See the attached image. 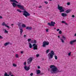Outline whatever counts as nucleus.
<instances>
[{
    "instance_id": "1",
    "label": "nucleus",
    "mask_w": 76,
    "mask_h": 76,
    "mask_svg": "<svg viewBox=\"0 0 76 76\" xmlns=\"http://www.w3.org/2000/svg\"><path fill=\"white\" fill-rule=\"evenodd\" d=\"M50 68L51 69L50 70V71L51 73L56 74L57 73H58L61 72V71L59 70L57 67L54 65H50Z\"/></svg>"
},
{
    "instance_id": "2",
    "label": "nucleus",
    "mask_w": 76,
    "mask_h": 76,
    "mask_svg": "<svg viewBox=\"0 0 76 76\" xmlns=\"http://www.w3.org/2000/svg\"><path fill=\"white\" fill-rule=\"evenodd\" d=\"M22 7L23 8H22V9H21V10H24V11H20V10L19 9L17 10V11L19 12H20V13H21V12H23V15H24L25 17H26V18H27L28 16H29L30 15V14L28 13L27 11H26V10L24 9L23 6H22Z\"/></svg>"
},
{
    "instance_id": "3",
    "label": "nucleus",
    "mask_w": 76,
    "mask_h": 76,
    "mask_svg": "<svg viewBox=\"0 0 76 76\" xmlns=\"http://www.w3.org/2000/svg\"><path fill=\"white\" fill-rule=\"evenodd\" d=\"M10 2H13L12 3H11V4H12L13 7H15L17 6V7H19V8L22 9V8H23L22 6L20 5L17 4L16 3L18 4V2L17 1H16V0H10Z\"/></svg>"
},
{
    "instance_id": "4",
    "label": "nucleus",
    "mask_w": 76,
    "mask_h": 76,
    "mask_svg": "<svg viewBox=\"0 0 76 76\" xmlns=\"http://www.w3.org/2000/svg\"><path fill=\"white\" fill-rule=\"evenodd\" d=\"M54 55V52L53 50H51L50 53L48 54L49 61H51V58H53V56Z\"/></svg>"
},
{
    "instance_id": "5",
    "label": "nucleus",
    "mask_w": 76,
    "mask_h": 76,
    "mask_svg": "<svg viewBox=\"0 0 76 76\" xmlns=\"http://www.w3.org/2000/svg\"><path fill=\"white\" fill-rule=\"evenodd\" d=\"M58 9L60 10V13L64 12V10L63 9V7L60 6V5L59 4H58Z\"/></svg>"
},
{
    "instance_id": "6",
    "label": "nucleus",
    "mask_w": 76,
    "mask_h": 76,
    "mask_svg": "<svg viewBox=\"0 0 76 76\" xmlns=\"http://www.w3.org/2000/svg\"><path fill=\"white\" fill-rule=\"evenodd\" d=\"M49 43V42H47L46 41H44L43 42V47H46V45H48Z\"/></svg>"
},
{
    "instance_id": "7",
    "label": "nucleus",
    "mask_w": 76,
    "mask_h": 76,
    "mask_svg": "<svg viewBox=\"0 0 76 76\" xmlns=\"http://www.w3.org/2000/svg\"><path fill=\"white\" fill-rule=\"evenodd\" d=\"M33 58L32 57H31L27 60V63L28 64H31V63L32 62V60H33Z\"/></svg>"
},
{
    "instance_id": "8",
    "label": "nucleus",
    "mask_w": 76,
    "mask_h": 76,
    "mask_svg": "<svg viewBox=\"0 0 76 76\" xmlns=\"http://www.w3.org/2000/svg\"><path fill=\"white\" fill-rule=\"evenodd\" d=\"M55 24H56V23L53 21H51L50 23H48V25L50 26H54Z\"/></svg>"
},
{
    "instance_id": "9",
    "label": "nucleus",
    "mask_w": 76,
    "mask_h": 76,
    "mask_svg": "<svg viewBox=\"0 0 76 76\" xmlns=\"http://www.w3.org/2000/svg\"><path fill=\"white\" fill-rule=\"evenodd\" d=\"M33 47V50H38V45L36 44L35 43H34L32 45Z\"/></svg>"
},
{
    "instance_id": "10",
    "label": "nucleus",
    "mask_w": 76,
    "mask_h": 76,
    "mask_svg": "<svg viewBox=\"0 0 76 76\" xmlns=\"http://www.w3.org/2000/svg\"><path fill=\"white\" fill-rule=\"evenodd\" d=\"M24 69L26 70L27 71H28V70H29V69H30V67H27L26 66H25L24 67Z\"/></svg>"
},
{
    "instance_id": "11",
    "label": "nucleus",
    "mask_w": 76,
    "mask_h": 76,
    "mask_svg": "<svg viewBox=\"0 0 76 76\" xmlns=\"http://www.w3.org/2000/svg\"><path fill=\"white\" fill-rule=\"evenodd\" d=\"M2 25L3 26H6V27H7V28H8L9 29L10 28V27H9L7 25V24H5V22H3V23H2Z\"/></svg>"
},
{
    "instance_id": "12",
    "label": "nucleus",
    "mask_w": 76,
    "mask_h": 76,
    "mask_svg": "<svg viewBox=\"0 0 76 76\" xmlns=\"http://www.w3.org/2000/svg\"><path fill=\"white\" fill-rule=\"evenodd\" d=\"M31 44H34V43H37V40H31Z\"/></svg>"
},
{
    "instance_id": "13",
    "label": "nucleus",
    "mask_w": 76,
    "mask_h": 76,
    "mask_svg": "<svg viewBox=\"0 0 76 76\" xmlns=\"http://www.w3.org/2000/svg\"><path fill=\"white\" fill-rule=\"evenodd\" d=\"M37 75H39L41 73V71L39 70H36Z\"/></svg>"
},
{
    "instance_id": "14",
    "label": "nucleus",
    "mask_w": 76,
    "mask_h": 76,
    "mask_svg": "<svg viewBox=\"0 0 76 76\" xmlns=\"http://www.w3.org/2000/svg\"><path fill=\"white\" fill-rule=\"evenodd\" d=\"M20 35H22V32H23V30L22 28H21V27H20Z\"/></svg>"
},
{
    "instance_id": "15",
    "label": "nucleus",
    "mask_w": 76,
    "mask_h": 76,
    "mask_svg": "<svg viewBox=\"0 0 76 76\" xmlns=\"http://www.w3.org/2000/svg\"><path fill=\"white\" fill-rule=\"evenodd\" d=\"M76 42V40H74L71 41L70 42V44H71V45H73V43H74V42Z\"/></svg>"
},
{
    "instance_id": "16",
    "label": "nucleus",
    "mask_w": 76,
    "mask_h": 76,
    "mask_svg": "<svg viewBox=\"0 0 76 76\" xmlns=\"http://www.w3.org/2000/svg\"><path fill=\"white\" fill-rule=\"evenodd\" d=\"M61 15L63 17H65V16H67V14L64 13H62Z\"/></svg>"
},
{
    "instance_id": "17",
    "label": "nucleus",
    "mask_w": 76,
    "mask_h": 76,
    "mask_svg": "<svg viewBox=\"0 0 76 76\" xmlns=\"http://www.w3.org/2000/svg\"><path fill=\"white\" fill-rule=\"evenodd\" d=\"M32 27H31L27 26L26 28V29H28V30H32Z\"/></svg>"
},
{
    "instance_id": "18",
    "label": "nucleus",
    "mask_w": 76,
    "mask_h": 76,
    "mask_svg": "<svg viewBox=\"0 0 76 76\" xmlns=\"http://www.w3.org/2000/svg\"><path fill=\"white\" fill-rule=\"evenodd\" d=\"M29 44V47L30 48H32V45L30 42H28Z\"/></svg>"
},
{
    "instance_id": "19",
    "label": "nucleus",
    "mask_w": 76,
    "mask_h": 76,
    "mask_svg": "<svg viewBox=\"0 0 76 76\" xmlns=\"http://www.w3.org/2000/svg\"><path fill=\"white\" fill-rule=\"evenodd\" d=\"M70 12H71V10L69 9L66 10V13H69Z\"/></svg>"
},
{
    "instance_id": "20",
    "label": "nucleus",
    "mask_w": 76,
    "mask_h": 76,
    "mask_svg": "<svg viewBox=\"0 0 76 76\" xmlns=\"http://www.w3.org/2000/svg\"><path fill=\"white\" fill-rule=\"evenodd\" d=\"M61 23H64L65 24V25H68V24L66 22L64 21H62Z\"/></svg>"
},
{
    "instance_id": "21",
    "label": "nucleus",
    "mask_w": 76,
    "mask_h": 76,
    "mask_svg": "<svg viewBox=\"0 0 76 76\" xmlns=\"http://www.w3.org/2000/svg\"><path fill=\"white\" fill-rule=\"evenodd\" d=\"M9 44H10V43L9 42H6L4 44V45H5V46H7V45H9Z\"/></svg>"
},
{
    "instance_id": "22",
    "label": "nucleus",
    "mask_w": 76,
    "mask_h": 76,
    "mask_svg": "<svg viewBox=\"0 0 76 76\" xmlns=\"http://www.w3.org/2000/svg\"><path fill=\"white\" fill-rule=\"evenodd\" d=\"M21 23H18L17 24V25H18L19 27H20L21 26Z\"/></svg>"
},
{
    "instance_id": "23",
    "label": "nucleus",
    "mask_w": 76,
    "mask_h": 76,
    "mask_svg": "<svg viewBox=\"0 0 76 76\" xmlns=\"http://www.w3.org/2000/svg\"><path fill=\"white\" fill-rule=\"evenodd\" d=\"M22 26L23 28H25L26 27V25L24 24H22Z\"/></svg>"
},
{
    "instance_id": "24",
    "label": "nucleus",
    "mask_w": 76,
    "mask_h": 76,
    "mask_svg": "<svg viewBox=\"0 0 76 76\" xmlns=\"http://www.w3.org/2000/svg\"><path fill=\"white\" fill-rule=\"evenodd\" d=\"M62 38L64 39V40H66V37H64V36H62Z\"/></svg>"
},
{
    "instance_id": "25",
    "label": "nucleus",
    "mask_w": 76,
    "mask_h": 76,
    "mask_svg": "<svg viewBox=\"0 0 76 76\" xmlns=\"http://www.w3.org/2000/svg\"><path fill=\"white\" fill-rule=\"evenodd\" d=\"M60 39H61V42H62V43H64V40H63V39H62L61 38Z\"/></svg>"
},
{
    "instance_id": "26",
    "label": "nucleus",
    "mask_w": 76,
    "mask_h": 76,
    "mask_svg": "<svg viewBox=\"0 0 76 76\" xmlns=\"http://www.w3.org/2000/svg\"><path fill=\"white\" fill-rule=\"evenodd\" d=\"M54 57L55 60H57V58H57V56L55 55L54 56Z\"/></svg>"
},
{
    "instance_id": "27",
    "label": "nucleus",
    "mask_w": 76,
    "mask_h": 76,
    "mask_svg": "<svg viewBox=\"0 0 76 76\" xmlns=\"http://www.w3.org/2000/svg\"><path fill=\"white\" fill-rule=\"evenodd\" d=\"M49 51H50V49H48L46 50V53L47 54H48L49 53Z\"/></svg>"
},
{
    "instance_id": "28",
    "label": "nucleus",
    "mask_w": 76,
    "mask_h": 76,
    "mask_svg": "<svg viewBox=\"0 0 76 76\" xmlns=\"http://www.w3.org/2000/svg\"><path fill=\"white\" fill-rule=\"evenodd\" d=\"M62 33V31H61L60 30L59 31V34H61Z\"/></svg>"
},
{
    "instance_id": "29",
    "label": "nucleus",
    "mask_w": 76,
    "mask_h": 76,
    "mask_svg": "<svg viewBox=\"0 0 76 76\" xmlns=\"http://www.w3.org/2000/svg\"><path fill=\"white\" fill-rule=\"evenodd\" d=\"M31 41V39H28V42H29L30 41Z\"/></svg>"
},
{
    "instance_id": "30",
    "label": "nucleus",
    "mask_w": 76,
    "mask_h": 76,
    "mask_svg": "<svg viewBox=\"0 0 76 76\" xmlns=\"http://www.w3.org/2000/svg\"><path fill=\"white\" fill-rule=\"evenodd\" d=\"M13 66H14V67H16V66H17V65H16V64H13Z\"/></svg>"
},
{
    "instance_id": "31",
    "label": "nucleus",
    "mask_w": 76,
    "mask_h": 76,
    "mask_svg": "<svg viewBox=\"0 0 76 76\" xmlns=\"http://www.w3.org/2000/svg\"><path fill=\"white\" fill-rule=\"evenodd\" d=\"M4 32L5 33H7V34H8V31H7L6 30H5Z\"/></svg>"
},
{
    "instance_id": "32",
    "label": "nucleus",
    "mask_w": 76,
    "mask_h": 76,
    "mask_svg": "<svg viewBox=\"0 0 76 76\" xmlns=\"http://www.w3.org/2000/svg\"><path fill=\"white\" fill-rule=\"evenodd\" d=\"M71 52H70L68 53V55L69 56H71Z\"/></svg>"
},
{
    "instance_id": "33",
    "label": "nucleus",
    "mask_w": 76,
    "mask_h": 76,
    "mask_svg": "<svg viewBox=\"0 0 76 76\" xmlns=\"http://www.w3.org/2000/svg\"><path fill=\"white\" fill-rule=\"evenodd\" d=\"M12 75V72H10L9 73V75Z\"/></svg>"
},
{
    "instance_id": "34",
    "label": "nucleus",
    "mask_w": 76,
    "mask_h": 76,
    "mask_svg": "<svg viewBox=\"0 0 76 76\" xmlns=\"http://www.w3.org/2000/svg\"><path fill=\"white\" fill-rule=\"evenodd\" d=\"M15 57L16 58H18V54H16L15 55Z\"/></svg>"
},
{
    "instance_id": "35",
    "label": "nucleus",
    "mask_w": 76,
    "mask_h": 76,
    "mask_svg": "<svg viewBox=\"0 0 76 76\" xmlns=\"http://www.w3.org/2000/svg\"><path fill=\"white\" fill-rule=\"evenodd\" d=\"M23 65L26 66V62H24V63Z\"/></svg>"
},
{
    "instance_id": "36",
    "label": "nucleus",
    "mask_w": 76,
    "mask_h": 76,
    "mask_svg": "<svg viewBox=\"0 0 76 76\" xmlns=\"http://www.w3.org/2000/svg\"><path fill=\"white\" fill-rule=\"evenodd\" d=\"M7 73H5L4 74V76H7Z\"/></svg>"
},
{
    "instance_id": "37",
    "label": "nucleus",
    "mask_w": 76,
    "mask_h": 76,
    "mask_svg": "<svg viewBox=\"0 0 76 76\" xmlns=\"http://www.w3.org/2000/svg\"><path fill=\"white\" fill-rule=\"evenodd\" d=\"M39 54H37L36 55V57H39Z\"/></svg>"
},
{
    "instance_id": "38",
    "label": "nucleus",
    "mask_w": 76,
    "mask_h": 76,
    "mask_svg": "<svg viewBox=\"0 0 76 76\" xmlns=\"http://www.w3.org/2000/svg\"><path fill=\"white\" fill-rule=\"evenodd\" d=\"M45 4H48V2H47V1H45Z\"/></svg>"
},
{
    "instance_id": "39",
    "label": "nucleus",
    "mask_w": 76,
    "mask_h": 76,
    "mask_svg": "<svg viewBox=\"0 0 76 76\" xmlns=\"http://www.w3.org/2000/svg\"><path fill=\"white\" fill-rule=\"evenodd\" d=\"M3 37L0 35V39H3Z\"/></svg>"
},
{
    "instance_id": "40",
    "label": "nucleus",
    "mask_w": 76,
    "mask_h": 76,
    "mask_svg": "<svg viewBox=\"0 0 76 76\" xmlns=\"http://www.w3.org/2000/svg\"><path fill=\"white\" fill-rule=\"evenodd\" d=\"M70 2H68L67 3V5H68V6H69V5H70Z\"/></svg>"
},
{
    "instance_id": "41",
    "label": "nucleus",
    "mask_w": 76,
    "mask_h": 76,
    "mask_svg": "<svg viewBox=\"0 0 76 76\" xmlns=\"http://www.w3.org/2000/svg\"><path fill=\"white\" fill-rule=\"evenodd\" d=\"M33 73H31V74H30V75L31 76H33Z\"/></svg>"
},
{
    "instance_id": "42",
    "label": "nucleus",
    "mask_w": 76,
    "mask_h": 76,
    "mask_svg": "<svg viewBox=\"0 0 76 76\" xmlns=\"http://www.w3.org/2000/svg\"><path fill=\"white\" fill-rule=\"evenodd\" d=\"M46 32H48V29H46Z\"/></svg>"
},
{
    "instance_id": "43",
    "label": "nucleus",
    "mask_w": 76,
    "mask_h": 76,
    "mask_svg": "<svg viewBox=\"0 0 76 76\" xmlns=\"http://www.w3.org/2000/svg\"><path fill=\"white\" fill-rule=\"evenodd\" d=\"M57 31H60V29L59 28H58L56 29Z\"/></svg>"
},
{
    "instance_id": "44",
    "label": "nucleus",
    "mask_w": 76,
    "mask_h": 76,
    "mask_svg": "<svg viewBox=\"0 0 76 76\" xmlns=\"http://www.w3.org/2000/svg\"><path fill=\"white\" fill-rule=\"evenodd\" d=\"M37 67H38V69H40V66H37Z\"/></svg>"
},
{
    "instance_id": "45",
    "label": "nucleus",
    "mask_w": 76,
    "mask_h": 76,
    "mask_svg": "<svg viewBox=\"0 0 76 76\" xmlns=\"http://www.w3.org/2000/svg\"><path fill=\"white\" fill-rule=\"evenodd\" d=\"M72 18H75V15H73L72 16Z\"/></svg>"
},
{
    "instance_id": "46",
    "label": "nucleus",
    "mask_w": 76,
    "mask_h": 76,
    "mask_svg": "<svg viewBox=\"0 0 76 76\" xmlns=\"http://www.w3.org/2000/svg\"><path fill=\"white\" fill-rule=\"evenodd\" d=\"M26 35H24V38H26Z\"/></svg>"
},
{
    "instance_id": "47",
    "label": "nucleus",
    "mask_w": 76,
    "mask_h": 76,
    "mask_svg": "<svg viewBox=\"0 0 76 76\" xmlns=\"http://www.w3.org/2000/svg\"><path fill=\"white\" fill-rule=\"evenodd\" d=\"M21 54H23V51H21Z\"/></svg>"
},
{
    "instance_id": "48",
    "label": "nucleus",
    "mask_w": 76,
    "mask_h": 76,
    "mask_svg": "<svg viewBox=\"0 0 76 76\" xmlns=\"http://www.w3.org/2000/svg\"><path fill=\"white\" fill-rule=\"evenodd\" d=\"M39 7V8H41L42 7V6H40Z\"/></svg>"
},
{
    "instance_id": "49",
    "label": "nucleus",
    "mask_w": 76,
    "mask_h": 76,
    "mask_svg": "<svg viewBox=\"0 0 76 76\" xmlns=\"http://www.w3.org/2000/svg\"><path fill=\"white\" fill-rule=\"evenodd\" d=\"M0 19H2V16H0Z\"/></svg>"
},
{
    "instance_id": "50",
    "label": "nucleus",
    "mask_w": 76,
    "mask_h": 76,
    "mask_svg": "<svg viewBox=\"0 0 76 76\" xmlns=\"http://www.w3.org/2000/svg\"><path fill=\"white\" fill-rule=\"evenodd\" d=\"M50 68H48V71L49 72H50Z\"/></svg>"
},
{
    "instance_id": "51",
    "label": "nucleus",
    "mask_w": 76,
    "mask_h": 76,
    "mask_svg": "<svg viewBox=\"0 0 76 76\" xmlns=\"http://www.w3.org/2000/svg\"><path fill=\"white\" fill-rule=\"evenodd\" d=\"M58 38H60V36H58Z\"/></svg>"
},
{
    "instance_id": "52",
    "label": "nucleus",
    "mask_w": 76,
    "mask_h": 76,
    "mask_svg": "<svg viewBox=\"0 0 76 76\" xmlns=\"http://www.w3.org/2000/svg\"><path fill=\"white\" fill-rule=\"evenodd\" d=\"M75 37H76V33L74 35Z\"/></svg>"
},
{
    "instance_id": "53",
    "label": "nucleus",
    "mask_w": 76,
    "mask_h": 76,
    "mask_svg": "<svg viewBox=\"0 0 76 76\" xmlns=\"http://www.w3.org/2000/svg\"><path fill=\"white\" fill-rule=\"evenodd\" d=\"M13 24H11V26H13Z\"/></svg>"
},
{
    "instance_id": "54",
    "label": "nucleus",
    "mask_w": 76,
    "mask_h": 76,
    "mask_svg": "<svg viewBox=\"0 0 76 76\" xmlns=\"http://www.w3.org/2000/svg\"><path fill=\"white\" fill-rule=\"evenodd\" d=\"M11 76H14V75H11Z\"/></svg>"
},
{
    "instance_id": "55",
    "label": "nucleus",
    "mask_w": 76,
    "mask_h": 76,
    "mask_svg": "<svg viewBox=\"0 0 76 76\" xmlns=\"http://www.w3.org/2000/svg\"><path fill=\"white\" fill-rule=\"evenodd\" d=\"M43 73H42L41 74V75H43Z\"/></svg>"
},
{
    "instance_id": "56",
    "label": "nucleus",
    "mask_w": 76,
    "mask_h": 76,
    "mask_svg": "<svg viewBox=\"0 0 76 76\" xmlns=\"http://www.w3.org/2000/svg\"><path fill=\"white\" fill-rule=\"evenodd\" d=\"M49 7H47V9H48Z\"/></svg>"
},
{
    "instance_id": "57",
    "label": "nucleus",
    "mask_w": 76,
    "mask_h": 76,
    "mask_svg": "<svg viewBox=\"0 0 76 76\" xmlns=\"http://www.w3.org/2000/svg\"><path fill=\"white\" fill-rule=\"evenodd\" d=\"M49 1H52V0H49Z\"/></svg>"
},
{
    "instance_id": "58",
    "label": "nucleus",
    "mask_w": 76,
    "mask_h": 76,
    "mask_svg": "<svg viewBox=\"0 0 76 76\" xmlns=\"http://www.w3.org/2000/svg\"><path fill=\"white\" fill-rule=\"evenodd\" d=\"M28 67H30V65H29L28 66Z\"/></svg>"
},
{
    "instance_id": "59",
    "label": "nucleus",
    "mask_w": 76,
    "mask_h": 76,
    "mask_svg": "<svg viewBox=\"0 0 76 76\" xmlns=\"http://www.w3.org/2000/svg\"><path fill=\"white\" fill-rule=\"evenodd\" d=\"M54 29H56V28H54Z\"/></svg>"
},
{
    "instance_id": "60",
    "label": "nucleus",
    "mask_w": 76,
    "mask_h": 76,
    "mask_svg": "<svg viewBox=\"0 0 76 76\" xmlns=\"http://www.w3.org/2000/svg\"><path fill=\"white\" fill-rule=\"evenodd\" d=\"M19 28V29H20V28Z\"/></svg>"
}]
</instances>
